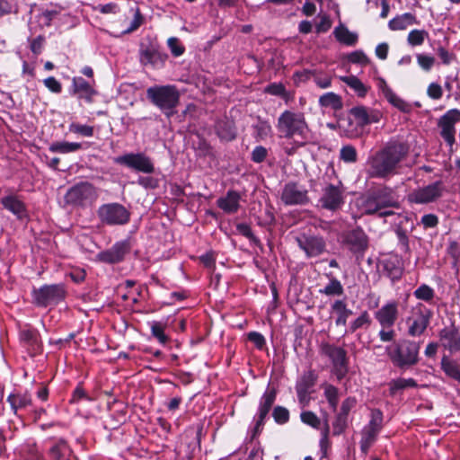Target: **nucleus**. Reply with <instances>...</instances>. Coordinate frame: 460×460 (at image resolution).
Listing matches in <instances>:
<instances>
[{
    "label": "nucleus",
    "mask_w": 460,
    "mask_h": 460,
    "mask_svg": "<svg viewBox=\"0 0 460 460\" xmlns=\"http://www.w3.org/2000/svg\"><path fill=\"white\" fill-rule=\"evenodd\" d=\"M319 292L329 296H340L344 293V288L340 280L332 278L328 284L323 288H321Z\"/></svg>",
    "instance_id": "nucleus-41"
},
{
    "label": "nucleus",
    "mask_w": 460,
    "mask_h": 460,
    "mask_svg": "<svg viewBox=\"0 0 460 460\" xmlns=\"http://www.w3.org/2000/svg\"><path fill=\"white\" fill-rule=\"evenodd\" d=\"M343 243L354 253H363L368 246V238L365 232L358 227L343 235Z\"/></svg>",
    "instance_id": "nucleus-20"
},
{
    "label": "nucleus",
    "mask_w": 460,
    "mask_h": 460,
    "mask_svg": "<svg viewBox=\"0 0 460 460\" xmlns=\"http://www.w3.org/2000/svg\"><path fill=\"white\" fill-rule=\"evenodd\" d=\"M241 196L237 191L228 190L226 196L219 198L217 204L225 213L234 214L239 209Z\"/></svg>",
    "instance_id": "nucleus-27"
},
{
    "label": "nucleus",
    "mask_w": 460,
    "mask_h": 460,
    "mask_svg": "<svg viewBox=\"0 0 460 460\" xmlns=\"http://www.w3.org/2000/svg\"><path fill=\"white\" fill-rule=\"evenodd\" d=\"M458 121H460V111L457 109H451L447 111L438 120L440 136L449 146H453L456 143L455 125Z\"/></svg>",
    "instance_id": "nucleus-16"
},
{
    "label": "nucleus",
    "mask_w": 460,
    "mask_h": 460,
    "mask_svg": "<svg viewBox=\"0 0 460 460\" xmlns=\"http://www.w3.org/2000/svg\"><path fill=\"white\" fill-rule=\"evenodd\" d=\"M139 54L141 64L144 66H150L154 68L164 67L168 58V55L162 52L159 48L154 44H141Z\"/></svg>",
    "instance_id": "nucleus-18"
},
{
    "label": "nucleus",
    "mask_w": 460,
    "mask_h": 460,
    "mask_svg": "<svg viewBox=\"0 0 460 460\" xmlns=\"http://www.w3.org/2000/svg\"><path fill=\"white\" fill-rule=\"evenodd\" d=\"M152 335L157 339L159 343L164 345L169 341L168 336L164 333L165 324L161 322L154 321L150 323Z\"/></svg>",
    "instance_id": "nucleus-45"
},
{
    "label": "nucleus",
    "mask_w": 460,
    "mask_h": 460,
    "mask_svg": "<svg viewBox=\"0 0 460 460\" xmlns=\"http://www.w3.org/2000/svg\"><path fill=\"white\" fill-rule=\"evenodd\" d=\"M272 416L278 424H285L289 420V411L283 406H276L273 410Z\"/></svg>",
    "instance_id": "nucleus-52"
},
{
    "label": "nucleus",
    "mask_w": 460,
    "mask_h": 460,
    "mask_svg": "<svg viewBox=\"0 0 460 460\" xmlns=\"http://www.w3.org/2000/svg\"><path fill=\"white\" fill-rule=\"evenodd\" d=\"M348 61L352 64H358L360 66H367L370 60L364 51L358 49L348 55Z\"/></svg>",
    "instance_id": "nucleus-51"
},
{
    "label": "nucleus",
    "mask_w": 460,
    "mask_h": 460,
    "mask_svg": "<svg viewBox=\"0 0 460 460\" xmlns=\"http://www.w3.org/2000/svg\"><path fill=\"white\" fill-rule=\"evenodd\" d=\"M53 460H69L70 448L64 440H59L49 449Z\"/></svg>",
    "instance_id": "nucleus-38"
},
{
    "label": "nucleus",
    "mask_w": 460,
    "mask_h": 460,
    "mask_svg": "<svg viewBox=\"0 0 460 460\" xmlns=\"http://www.w3.org/2000/svg\"><path fill=\"white\" fill-rule=\"evenodd\" d=\"M101 223L107 226H123L128 223L130 212L117 202L102 204L97 210Z\"/></svg>",
    "instance_id": "nucleus-9"
},
{
    "label": "nucleus",
    "mask_w": 460,
    "mask_h": 460,
    "mask_svg": "<svg viewBox=\"0 0 460 460\" xmlns=\"http://www.w3.org/2000/svg\"><path fill=\"white\" fill-rule=\"evenodd\" d=\"M382 118V113L365 106H356L349 111L348 134L350 137H358L364 127L372 123H377Z\"/></svg>",
    "instance_id": "nucleus-6"
},
{
    "label": "nucleus",
    "mask_w": 460,
    "mask_h": 460,
    "mask_svg": "<svg viewBox=\"0 0 460 460\" xmlns=\"http://www.w3.org/2000/svg\"><path fill=\"white\" fill-rule=\"evenodd\" d=\"M441 368L447 376L460 382V366L455 360L447 356L442 357Z\"/></svg>",
    "instance_id": "nucleus-36"
},
{
    "label": "nucleus",
    "mask_w": 460,
    "mask_h": 460,
    "mask_svg": "<svg viewBox=\"0 0 460 460\" xmlns=\"http://www.w3.org/2000/svg\"><path fill=\"white\" fill-rule=\"evenodd\" d=\"M427 94L433 100H439L443 95L442 87L437 83H431L428 86Z\"/></svg>",
    "instance_id": "nucleus-61"
},
{
    "label": "nucleus",
    "mask_w": 460,
    "mask_h": 460,
    "mask_svg": "<svg viewBox=\"0 0 460 460\" xmlns=\"http://www.w3.org/2000/svg\"><path fill=\"white\" fill-rule=\"evenodd\" d=\"M316 3L321 4L323 0H305L302 7V13L305 16H313L317 12Z\"/></svg>",
    "instance_id": "nucleus-58"
},
{
    "label": "nucleus",
    "mask_w": 460,
    "mask_h": 460,
    "mask_svg": "<svg viewBox=\"0 0 460 460\" xmlns=\"http://www.w3.org/2000/svg\"><path fill=\"white\" fill-rule=\"evenodd\" d=\"M379 88L386 100L394 107L403 112H409L411 111V106L398 97L384 80L380 82Z\"/></svg>",
    "instance_id": "nucleus-30"
},
{
    "label": "nucleus",
    "mask_w": 460,
    "mask_h": 460,
    "mask_svg": "<svg viewBox=\"0 0 460 460\" xmlns=\"http://www.w3.org/2000/svg\"><path fill=\"white\" fill-rule=\"evenodd\" d=\"M328 436H329V425L326 423L325 428L322 432V438L320 439V448H321V452L323 454V457L326 456L327 449L330 447Z\"/></svg>",
    "instance_id": "nucleus-63"
},
{
    "label": "nucleus",
    "mask_w": 460,
    "mask_h": 460,
    "mask_svg": "<svg viewBox=\"0 0 460 460\" xmlns=\"http://www.w3.org/2000/svg\"><path fill=\"white\" fill-rule=\"evenodd\" d=\"M332 27V21L327 14L320 15V21L315 26L317 33H323L329 31Z\"/></svg>",
    "instance_id": "nucleus-59"
},
{
    "label": "nucleus",
    "mask_w": 460,
    "mask_h": 460,
    "mask_svg": "<svg viewBox=\"0 0 460 460\" xmlns=\"http://www.w3.org/2000/svg\"><path fill=\"white\" fill-rule=\"evenodd\" d=\"M333 176L334 180L328 182L322 189V195L319 199L320 206L330 211H336L341 208L344 203V189L342 182L335 176L332 168L327 170L326 174Z\"/></svg>",
    "instance_id": "nucleus-7"
},
{
    "label": "nucleus",
    "mask_w": 460,
    "mask_h": 460,
    "mask_svg": "<svg viewBox=\"0 0 460 460\" xmlns=\"http://www.w3.org/2000/svg\"><path fill=\"white\" fill-rule=\"evenodd\" d=\"M413 296L419 300L430 303L435 296V291L429 285L421 284L418 288L414 290Z\"/></svg>",
    "instance_id": "nucleus-44"
},
{
    "label": "nucleus",
    "mask_w": 460,
    "mask_h": 460,
    "mask_svg": "<svg viewBox=\"0 0 460 460\" xmlns=\"http://www.w3.org/2000/svg\"><path fill=\"white\" fill-rule=\"evenodd\" d=\"M32 297L37 305L46 307L63 300L65 290L61 285H45L39 289H34Z\"/></svg>",
    "instance_id": "nucleus-11"
},
{
    "label": "nucleus",
    "mask_w": 460,
    "mask_h": 460,
    "mask_svg": "<svg viewBox=\"0 0 460 460\" xmlns=\"http://www.w3.org/2000/svg\"><path fill=\"white\" fill-rule=\"evenodd\" d=\"M319 104L322 107L330 108L334 111H338L342 108V101L341 96L332 92L323 94L319 98Z\"/></svg>",
    "instance_id": "nucleus-37"
},
{
    "label": "nucleus",
    "mask_w": 460,
    "mask_h": 460,
    "mask_svg": "<svg viewBox=\"0 0 460 460\" xmlns=\"http://www.w3.org/2000/svg\"><path fill=\"white\" fill-rule=\"evenodd\" d=\"M323 353L329 357L332 363V374L338 381L345 377L348 373V359L346 350L333 345H324Z\"/></svg>",
    "instance_id": "nucleus-12"
},
{
    "label": "nucleus",
    "mask_w": 460,
    "mask_h": 460,
    "mask_svg": "<svg viewBox=\"0 0 460 460\" xmlns=\"http://www.w3.org/2000/svg\"><path fill=\"white\" fill-rule=\"evenodd\" d=\"M1 204L4 208L16 216L19 219L27 216L25 204L16 195L10 194L3 197L1 199Z\"/></svg>",
    "instance_id": "nucleus-26"
},
{
    "label": "nucleus",
    "mask_w": 460,
    "mask_h": 460,
    "mask_svg": "<svg viewBox=\"0 0 460 460\" xmlns=\"http://www.w3.org/2000/svg\"><path fill=\"white\" fill-rule=\"evenodd\" d=\"M439 345L450 354L460 352V328L455 324L445 326L438 332Z\"/></svg>",
    "instance_id": "nucleus-17"
},
{
    "label": "nucleus",
    "mask_w": 460,
    "mask_h": 460,
    "mask_svg": "<svg viewBox=\"0 0 460 460\" xmlns=\"http://www.w3.org/2000/svg\"><path fill=\"white\" fill-rule=\"evenodd\" d=\"M417 63L424 70L429 71L435 64V58L426 54H417Z\"/></svg>",
    "instance_id": "nucleus-56"
},
{
    "label": "nucleus",
    "mask_w": 460,
    "mask_h": 460,
    "mask_svg": "<svg viewBox=\"0 0 460 460\" xmlns=\"http://www.w3.org/2000/svg\"><path fill=\"white\" fill-rule=\"evenodd\" d=\"M276 128L279 137L292 139L303 146L312 140V132L301 111L286 110L278 118Z\"/></svg>",
    "instance_id": "nucleus-2"
},
{
    "label": "nucleus",
    "mask_w": 460,
    "mask_h": 460,
    "mask_svg": "<svg viewBox=\"0 0 460 460\" xmlns=\"http://www.w3.org/2000/svg\"><path fill=\"white\" fill-rule=\"evenodd\" d=\"M331 314L335 315L336 326H345L352 311L348 308L344 299H337L331 305Z\"/></svg>",
    "instance_id": "nucleus-28"
},
{
    "label": "nucleus",
    "mask_w": 460,
    "mask_h": 460,
    "mask_svg": "<svg viewBox=\"0 0 460 460\" xmlns=\"http://www.w3.org/2000/svg\"><path fill=\"white\" fill-rule=\"evenodd\" d=\"M129 251L127 242L116 243L111 249L98 254L99 261L106 263H118L121 261Z\"/></svg>",
    "instance_id": "nucleus-23"
},
{
    "label": "nucleus",
    "mask_w": 460,
    "mask_h": 460,
    "mask_svg": "<svg viewBox=\"0 0 460 460\" xmlns=\"http://www.w3.org/2000/svg\"><path fill=\"white\" fill-rule=\"evenodd\" d=\"M81 148H82V145L80 143L66 142V141L53 142L49 146V150L51 153H58V154L74 153V152L78 151Z\"/></svg>",
    "instance_id": "nucleus-35"
},
{
    "label": "nucleus",
    "mask_w": 460,
    "mask_h": 460,
    "mask_svg": "<svg viewBox=\"0 0 460 460\" xmlns=\"http://www.w3.org/2000/svg\"><path fill=\"white\" fill-rule=\"evenodd\" d=\"M377 436V433L375 431H370L366 429L363 430L362 438L360 441V449L363 453L367 454L374 441L376 440V438Z\"/></svg>",
    "instance_id": "nucleus-50"
},
{
    "label": "nucleus",
    "mask_w": 460,
    "mask_h": 460,
    "mask_svg": "<svg viewBox=\"0 0 460 460\" xmlns=\"http://www.w3.org/2000/svg\"><path fill=\"white\" fill-rule=\"evenodd\" d=\"M316 375L313 371L305 372L296 384V391L298 401L301 404L305 405L309 402L311 389L316 382Z\"/></svg>",
    "instance_id": "nucleus-22"
},
{
    "label": "nucleus",
    "mask_w": 460,
    "mask_h": 460,
    "mask_svg": "<svg viewBox=\"0 0 460 460\" xmlns=\"http://www.w3.org/2000/svg\"><path fill=\"white\" fill-rule=\"evenodd\" d=\"M433 311L422 303H417L411 306L409 314L405 318L407 334L410 337H420L430 324Z\"/></svg>",
    "instance_id": "nucleus-5"
},
{
    "label": "nucleus",
    "mask_w": 460,
    "mask_h": 460,
    "mask_svg": "<svg viewBox=\"0 0 460 460\" xmlns=\"http://www.w3.org/2000/svg\"><path fill=\"white\" fill-rule=\"evenodd\" d=\"M420 345L412 341L403 340L386 348V352L393 362L398 367H406L418 362Z\"/></svg>",
    "instance_id": "nucleus-4"
},
{
    "label": "nucleus",
    "mask_w": 460,
    "mask_h": 460,
    "mask_svg": "<svg viewBox=\"0 0 460 460\" xmlns=\"http://www.w3.org/2000/svg\"><path fill=\"white\" fill-rule=\"evenodd\" d=\"M442 195V183L436 181L412 190L408 195V201L414 204H428L437 200Z\"/></svg>",
    "instance_id": "nucleus-15"
},
{
    "label": "nucleus",
    "mask_w": 460,
    "mask_h": 460,
    "mask_svg": "<svg viewBox=\"0 0 460 460\" xmlns=\"http://www.w3.org/2000/svg\"><path fill=\"white\" fill-rule=\"evenodd\" d=\"M98 196L97 189L92 183L82 181L68 189L65 200L69 205L84 208L94 203Z\"/></svg>",
    "instance_id": "nucleus-8"
},
{
    "label": "nucleus",
    "mask_w": 460,
    "mask_h": 460,
    "mask_svg": "<svg viewBox=\"0 0 460 460\" xmlns=\"http://www.w3.org/2000/svg\"><path fill=\"white\" fill-rule=\"evenodd\" d=\"M370 323H371L370 316L367 311H364L363 313L360 314V315L358 318H356L354 321H352L350 323L349 327L345 332V333H347V332L352 333L358 329L367 328L370 325Z\"/></svg>",
    "instance_id": "nucleus-43"
},
{
    "label": "nucleus",
    "mask_w": 460,
    "mask_h": 460,
    "mask_svg": "<svg viewBox=\"0 0 460 460\" xmlns=\"http://www.w3.org/2000/svg\"><path fill=\"white\" fill-rule=\"evenodd\" d=\"M267 155V149L262 146H258L252 152V160L254 163H261L265 160Z\"/></svg>",
    "instance_id": "nucleus-62"
},
{
    "label": "nucleus",
    "mask_w": 460,
    "mask_h": 460,
    "mask_svg": "<svg viewBox=\"0 0 460 460\" xmlns=\"http://www.w3.org/2000/svg\"><path fill=\"white\" fill-rule=\"evenodd\" d=\"M43 83L44 85L54 93H59L62 91L61 84L53 76L44 79Z\"/></svg>",
    "instance_id": "nucleus-60"
},
{
    "label": "nucleus",
    "mask_w": 460,
    "mask_h": 460,
    "mask_svg": "<svg viewBox=\"0 0 460 460\" xmlns=\"http://www.w3.org/2000/svg\"><path fill=\"white\" fill-rule=\"evenodd\" d=\"M296 241L306 258L320 256L326 251V242L320 235L303 234L297 236Z\"/></svg>",
    "instance_id": "nucleus-14"
},
{
    "label": "nucleus",
    "mask_w": 460,
    "mask_h": 460,
    "mask_svg": "<svg viewBox=\"0 0 460 460\" xmlns=\"http://www.w3.org/2000/svg\"><path fill=\"white\" fill-rule=\"evenodd\" d=\"M146 96L167 117L172 115L180 100V93L177 87L171 84L151 86L146 90Z\"/></svg>",
    "instance_id": "nucleus-3"
},
{
    "label": "nucleus",
    "mask_w": 460,
    "mask_h": 460,
    "mask_svg": "<svg viewBox=\"0 0 460 460\" xmlns=\"http://www.w3.org/2000/svg\"><path fill=\"white\" fill-rule=\"evenodd\" d=\"M301 420L314 429H318L320 426V419L315 413L310 411H303L300 415Z\"/></svg>",
    "instance_id": "nucleus-55"
},
{
    "label": "nucleus",
    "mask_w": 460,
    "mask_h": 460,
    "mask_svg": "<svg viewBox=\"0 0 460 460\" xmlns=\"http://www.w3.org/2000/svg\"><path fill=\"white\" fill-rule=\"evenodd\" d=\"M216 129L218 137L222 139L232 140L235 137L233 125L228 121H219L216 126Z\"/></svg>",
    "instance_id": "nucleus-42"
},
{
    "label": "nucleus",
    "mask_w": 460,
    "mask_h": 460,
    "mask_svg": "<svg viewBox=\"0 0 460 460\" xmlns=\"http://www.w3.org/2000/svg\"><path fill=\"white\" fill-rule=\"evenodd\" d=\"M20 339L35 351L40 349L41 341L36 330L30 328L22 330L20 332Z\"/></svg>",
    "instance_id": "nucleus-34"
},
{
    "label": "nucleus",
    "mask_w": 460,
    "mask_h": 460,
    "mask_svg": "<svg viewBox=\"0 0 460 460\" xmlns=\"http://www.w3.org/2000/svg\"><path fill=\"white\" fill-rule=\"evenodd\" d=\"M340 158L348 164L355 163L358 159V153L353 146L348 145L341 147Z\"/></svg>",
    "instance_id": "nucleus-49"
},
{
    "label": "nucleus",
    "mask_w": 460,
    "mask_h": 460,
    "mask_svg": "<svg viewBox=\"0 0 460 460\" xmlns=\"http://www.w3.org/2000/svg\"><path fill=\"white\" fill-rule=\"evenodd\" d=\"M383 422V414L379 410H374L371 413V420L368 425L365 428L367 430L375 431L378 434L381 429Z\"/></svg>",
    "instance_id": "nucleus-48"
},
{
    "label": "nucleus",
    "mask_w": 460,
    "mask_h": 460,
    "mask_svg": "<svg viewBox=\"0 0 460 460\" xmlns=\"http://www.w3.org/2000/svg\"><path fill=\"white\" fill-rule=\"evenodd\" d=\"M347 419L348 417L338 413L335 420L333 422V434L340 435L341 434L347 427Z\"/></svg>",
    "instance_id": "nucleus-57"
},
{
    "label": "nucleus",
    "mask_w": 460,
    "mask_h": 460,
    "mask_svg": "<svg viewBox=\"0 0 460 460\" xmlns=\"http://www.w3.org/2000/svg\"><path fill=\"white\" fill-rule=\"evenodd\" d=\"M417 385V383L412 378H398L392 380L389 384L390 386V393L392 394H394L398 390H402L407 387H415Z\"/></svg>",
    "instance_id": "nucleus-46"
},
{
    "label": "nucleus",
    "mask_w": 460,
    "mask_h": 460,
    "mask_svg": "<svg viewBox=\"0 0 460 460\" xmlns=\"http://www.w3.org/2000/svg\"><path fill=\"white\" fill-rule=\"evenodd\" d=\"M348 86H349L358 97H365L368 92V87L365 85L357 76L349 75L341 78Z\"/></svg>",
    "instance_id": "nucleus-39"
},
{
    "label": "nucleus",
    "mask_w": 460,
    "mask_h": 460,
    "mask_svg": "<svg viewBox=\"0 0 460 460\" xmlns=\"http://www.w3.org/2000/svg\"><path fill=\"white\" fill-rule=\"evenodd\" d=\"M333 34L338 41L345 45L354 46L358 42V34L349 31L343 24L337 26L333 31Z\"/></svg>",
    "instance_id": "nucleus-33"
},
{
    "label": "nucleus",
    "mask_w": 460,
    "mask_h": 460,
    "mask_svg": "<svg viewBox=\"0 0 460 460\" xmlns=\"http://www.w3.org/2000/svg\"><path fill=\"white\" fill-rule=\"evenodd\" d=\"M7 402L14 413H17L19 410L27 409L32 404L31 395L28 392L11 394L7 397Z\"/></svg>",
    "instance_id": "nucleus-31"
},
{
    "label": "nucleus",
    "mask_w": 460,
    "mask_h": 460,
    "mask_svg": "<svg viewBox=\"0 0 460 460\" xmlns=\"http://www.w3.org/2000/svg\"><path fill=\"white\" fill-rule=\"evenodd\" d=\"M248 340L252 342L258 349H261L265 345V338L257 332H252L248 334Z\"/></svg>",
    "instance_id": "nucleus-64"
},
{
    "label": "nucleus",
    "mask_w": 460,
    "mask_h": 460,
    "mask_svg": "<svg viewBox=\"0 0 460 460\" xmlns=\"http://www.w3.org/2000/svg\"><path fill=\"white\" fill-rule=\"evenodd\" d=\"M115 163L144 173H152L155 165L144 153H129L115 158Z\"/></svg>",
    "instance_id": "nucleus-13"
},
{
    "label": "nucleus",
    "mask_w": 460,
    "mask_h": 460,
    "mask_svg": "<svg viewBox=\"0 0 460 460\" xmlns=\"http://www.w3.org/2000/svg\"><path fill=\"white\" fill-rule=\"evenodd\" d=\"M167 45L174 57H180L183 55L185 51L184 46L181 43L178 38H169L167 40Z\"/></svg>",
    "instance_id": "nucleus-54"
},
{
    "label": "nucleus",
    "mask_w": 460,
    "mask_h": 460,
    "mask_svg": "<svg viewBox=\"0 0 460 460\" xmlns=\"http://www.w3.org/2000/svg\"><path fill=\"white\" fill-rule=\"evenodd\" d=\"M277 391L273 387H268L260 399L258 411L253 417L252 437L258 435L265 423V420L276 401Z\"/></svg>",
    "instance_id": "nucleus-10"
},
{
    "label": "nucleus",
    "mask_w": 460,
    "mask_h": 460,
    "mask_svg": "<svg viewBox=\"0 0 460 460\" xmlns=\"http://www.w3.org/2000/svg\"><path fill=\"white\" fill-rule=\"evenodd\" d=\"M72 86L74 93L78 95V98L84 99L87 102H93V97L96 94V91L83 77H74Z\"/></svg>",
    "instance_id": "nucleus-29"
},
{
    "label": "nucleus",
    "mask_w": 460,
    "mask_h": 460,
    "mask_svg": "<svg viewBox=\"0 0 460 460\" xmlns=\"http://www.w3.org/2000/svg\"><path fill=\"white\" fill-rule=\"evenodd\" d=\"M377 199L383 210H390L391 208H398V198L393 189L389 187L380 188L372 192Z\"/></svg>",
    "instance_id": "nucleus-25"
},
{
    "label": "nucleus",
    "mask_w": 460,
    "mask_h": 460,
    "mask_svg": "<svg viewBox=\"0 0 460 460\" xmlns=\"http://www.w3.org/2000/svg\"><path fill=\"white\" fill-rule=\"evenodd\" d=\"M361 214L377 215L379 217H385L394 215L392 210H383L375 195L371 193L367 198L358 200Z\"/></svg>",
    "instance_id": "nucleus-24"
},
{
    "label": "nucleus",
    "mask_w": 460,
    "mask_h": 460,
    "mask_svg": "<svg viewBox=\"0 0 460 460\" xmlns=\"http://www.w3.org/2000/svg\"><path fill=\"white\" fill-rule=\"evenodd\" d=\"M323 394L332 411L337 410L339 402V389L332 385L324 383L322 385Z\"/></svg>",
    "instance_id": "nucleus-40"
},
{
    "label": "nucleus",
    "mask_w": 460,
    "mask_h": 460,
    "mask_svg": "<svg viewBox=\"0 0 460 460\" xmlns=\"http://www.w3.org/2000/svg\"><path fill=\"white\" fill-rule=\"evenodd\" d=\"M399 315L398 302L389 301L375 312V318L383 328H392Z\"/></svg>",
    "instance_id": "nucleus-21"
},
{
    "label": "nucleus",
    "mask_w": 460,
    "mask_h": 460,
    "mask_svg": "<svg viewBox=\"0 0 460 460\" xmlns=\"http://www.w3.org/2000/svg\"><path fill=\"white\" fill-rule=\"evenodd\" d=\"M69 130L73 133L82 135L84 137H93V128L88 125H82L79 123H71Z\"/></svg>",
    "instance_id": "nucleus-53"
},
{
    "label": "nucleus",
    "mask_w": 460,
    "mask_h": 460,
    "mask_svg": "<svg viewBox=\"0 0 460 460\" xmlns=\"http://www.w3.org/2000/svg\"><path fill=\"white\" fill-rule=\"evenodd\" d=\"M281 200L288 206L305 204L308 202L307 190L296 183L288 182L282 190Z\"/></svg>",
    "instance_id": "nucleus-19"
},
{
    "label": "nucleus",
    "mask_w": 460,
    "mask_h": 460,
    "mask_svg": "<svg viewBox=\"0 0 460 460\" xmlns=\"http://www.w3.org/2000/svg\"><path fill=\"white\" fill-rule=\"evenodd\" d=\"M418 23L416 16L411 13H404L397 15L388 22V27L392 31H403L409 26Z\"/></svg>",
    "instance_id": "nucleus-32"
},
{
    "label": "nucleus",
    "mask_w": 460,
    "mask_h": 460,
    "mask_svg": "<svg viewBox=\"0 0 460 460\" xmlns=\"http://www.w3.org/2000/svg\"><path fill=\"white\" fill-rule=\"evenodd\" d=\"M428 36L425 30H412L408 34L407 42L411 47L420 46Z\"/></svg>",
    "instance_id": "nucleus-47"
},
{
    "label": "nucleus",
    "mask_w": 460,
    "mask_h": 460,
    "mask_svg": "<svg viewBox=\"0 0 460 460\" xmlns=\"http://www.w3.org/2000/svg\"><path fill=\"white\" fill-rule=\"evenodd\" d=\"M408 153L407 144L400 141L388 142L369 159V174L376 178L394 174Z\"/></svg>",
    "instance_id": "nucleus-1"
}]
</instances>
